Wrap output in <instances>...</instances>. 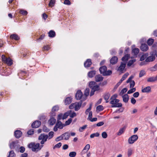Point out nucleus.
Here are the masks:
<instances>
[{"mask_svg":"<svg viewBox=\"0 0 157 157\" xmlns=\"http://www.w3.org/2000/svg\"><path fill=\"white\" fill-rule=\"evenodd\" d=\"M2 61L8 65L10 66L12 64V60L10 58H6L4 55H2Z\"/></svg>","mask_w":157,"mask_h":157,"instance_id":"4","label":"nucleus"},{"mask_svg":"<svg viewBox=\"0 0 157 157\" xmlns=\"http://www.w3.org/2000/svg\"><path fill=\"white\" fill-rule=\"evenodd\" d=\"M140 49L143 51H146L148 49V47L147 45L145 44H141L140 47Z\"/></svg>","mask_w":157,"mask_h":157,"instance_id":"17","label":"nucleus"},{"mask_svg":"<svg viewBox=\"0 0 157 157\" xmlns=\"http://www.w3.org/2000/svg\"><path fill=\"white\" fill-rule=\"evenodd\" d=\"M41 124V122L38 121H36L34 122L32 124V128H37L39 127Z\"/></svg>","mask_w":157,"mask_h":157,"instance_id":"8","label":"nucleus"},{"mask_svg":"<svg viewBox=\"0 0 157 157\" xmlns=\"http://www.w3.org/2000/svg\"><path fill=\"white\" fill-rule=\"evenodd\" d=\"M145 74V72L143 70H141L139 74V76L140 77H141L143 76Z\"/></svg>","mask_w":157,"mask_h":157,"instance_id":"55","label":"nucleus"},{"mask_svg":"<svg viewBox=\"0 0 157 157\" xmlns=\"http://www.w3.org/2000/svg\"><path fill=\"white\" fill-rule=\"evenodd\" d=\"M62 145V144L61 143H59L58 144H56L53 147L54 149L55 148H59Z\"/></svg>","mask_w":157,"mask_h":157,"instance_id":"57","label":"nucleus"},{"mask_svg":"<svg viewBox=\"0 0 157 157\" xmlns=\"http://www.w3.org/2000/svg\"><path fill=\"white\" fill-rule=\"evenodd\" d=\"M55 0H51L49 3V6L51 7L53 6L55 2Z\"/></svg>","mask_w":157,"mask_h":157,"instance_id":"42","label":"nucleus"},{"mask_svg":"<svg viewBox=\"0 0 157 157\" xmlns=\"http://www.w3.org/2000/svg\"><path fill=\"white\" fill-rule=\"evenodd\" d=\"M49 36L51 37H54L55 36V33L52 30L50 31L48 33Z\"/></svg>","mask_w":157,"mask_h":157,"instance_id":"33","label":"nucleus"},{"mask_svg":"<svg viewBox=\"0 0 157 157\" xmlns=\"http://www.w3.org/2000/svg\"><path fill=\"white\" fill-rule=\"evenodd\" d=\"M136 90V89L135 88H133L129 90L127 94H130L135 92Z\"/></svg>","mask_w":157,"mask_h":157,"instance_id":"54","label":"nucleus"},{"mask_svg":"<svg viewBox=\"0 0 157 157\" xmlns=\"http://www.w3.org/2000/svg\"><path fill=\"white\" fill-rule=\"evenodd\" d=\"M126 66V63H124L121 62L120 66L118 67L117 69V71L122 72Z\"/></svg>","mask_w":157,"mask_h":157,"instance_id":"10","label":"nucleus"},{"mask_svg":"<svg viewBox=\"0 0 157 157\" xmlns=\"http://www.w3.org/2000/svg\"><path fill=\"white\" fill-rule=\"evenodd\" d=\"M76 155V153L75 151L70 152L69 154V156L70 157H75Z\"/></svg>","mask_w":157,"mask_h":157,"instance_id":"46","label":"nucleus"},{"mask_svg":"<svg viewBox=\"0 0 157 157\" xmlns=\"http://www.w3.org/2000/svg\"><path fill=\"white\" fill-rule=\"evenodd\" d=\"M138 139V136L136 135H134L130 137L128 139V142L130 144L134 143Z\"/></svg>","mask_w":157,"mask_h":157,"instance_id":"6","label":"nucleus"},{"mask_svg":"<svg viewBox=\"0 0 157 157\" xmlns=\"http://www.w3.org/2000/svg\"><path fill=\"white\" fill-rule=\"evenodd\" d=\"M118 61V58L117 56L113 57L110 60V63L112 64H114L116 63Z\"/></svg>","mask_w":157,"mask_h":157,"instance_id":"18","label":"nucleus"},{"mask_svg":"<svg viewBox=\"0 0 157 157\" xmlns=\"http://www.w3.org/2000/svg\"><path fill=\"white\" fill-rule=\"evenodd\" d=\"M148 53H146L142 55L141 56L140 59V60L141 61H142L144 60L148 56Z\"/></svg>","mask_w":157,"mask_h":157,"instance_id":"30","label":"nucleus"},{"mask_svg":"<svg viewBox=\"0 0 157 157\" xmlns=\"http://www.w3.org/2000/svg\"><path fill=\"white\" fill-rule=\"evenodd\" d=\"M87 126L86 125H85L82 127H80L79 129V131L80 132H82L86 128Z\"/></svg>","mask_w":157,"mask_h":157,"instance_id":"47","label":"nucleus"},{"mask_svg":"<svg viewBox=\"0 0 157 157\" xmlns=\"http://www.w3.org/2000/svg\"><path fill=\"white\" fill-rule=\"evenodd\" d=\"M82 102V101L79 102H75V103H72L69 106V109H75L76 111L79 110L81 106Z\"/></svg>","mask_w":157,"mask_h":157,"instance_id":"1","label":"nucleus"},{"mask_svg":"<svg viewBox=\"0 0 157 157\" xmlns=\"http://www.w3.org/2000/svg\"><path fill=\"white\" fill-rule=\"evenodd\" d=\"M110 96V94L109 92H107L104 95V98L105 100L106 101V103H108L109 102L108 99L109 98Z\"/></svg>","mask_w":157,"mask_h":157,"instance_id":"19","label":"nucleus"},{"mask_svg":"<svg viewBox=\"0 0 157 157\" xmlns=\"http://www.w3.org/2000/svg\"><path fill=\"white\" fill-rule=\"evenodd\" d=\"M154 40L153 39L150 38L147 40V43L150 46L154 42Z\"/></svg>","mask_w":157,"mask_h":157,"instance_id":"38","label":"nucleus"},{"mask_svg":"<svg viewBox=\"0 0 157 157\" xmlns=\"http://www.w3.org/2000/svg\"><path fill=\"white\" fill-rule=\"evenodd\" d=\"M155 59V56L154 55H152L147 57L146 59V61L148 62L153 61Z\"/></svg>","mask_w":157,"mask_h":157,"instance_id":"14","label":"nucleus"},{"mask_svg":"<svg viewBox=\"0 0 157 157\" xmlns=\"http://www.w3.org/2000/svg\"><path fill=\"white\" fill-rule=\"evenodd\" d=\"M150 70L151 71H155L157 70V64L155 65L154 66L151 67Z\"/></svg>","mask_w":157,"mask_h":157,"instance_id":"50","label":"nucleus"},{"mask_svg":"<svg viewBox=\"0 0 157 157\" xmlns=\"http://www.w3.org/2000/svg\"><path fill=\"white\" fill-rule=\"evenodd\" d=\"M112 73V71L111 70H108L105 71V73L103 74L104 76H107L111 75Z\"/></svg>","mask_w":157,"mask_h":157,"instance_id":"41","label":"nucleus"},{"mask_svg":"<svg viewBox=\"0 0 157 157\" xmlns=\"http://www.w3.org/2000/svg\"><path fill=\"white\" fill-rule=\"evenodd\" d=\"M103 77L100 75H98L95 77V80L96 82H100L103 80Z\"/></svg>","mask_w":157,"mask_h":157,"instance_id":"22","label":"nucleus"},{"mask_svg":"<svg viewBox=\"0 0 157 157\" xmlns=\"http://www.w3.org/2000/svg\"><path fill=\"white\" fill-rule=\"evenodd\" d=\"M96 71L95 70L92 71L88 73V76L90 78H92L96 74Z\"/></svg>","mask_w":157,"mask_h":157,"instance_id":"27","label":"nucleus"},{"mask_svg":"<svg viewBox=\"0 0 157 157\" xmlns=\"http://www.w3.org/2000/svg\"><path fill=\"white\" fill-rule=\"evenodd\" d=\"M19 13L21 14L24 15H26L28 13L26 11L24 10H20Z\"/></svg>","mask_w":157,"mask_h":157,"instance_id":"60","label":"nucleus"},{"mask_svg":"<svg viewBox=\"0 0 157 157\" xmlns=\"http://www.w3.org/2000/svg\"><path fill=\"white\" fill-rule=\"evenodd\" d=\"M63 115L62 113H60L58 116L57 117V121L61 120V119H63Z\"/></svg>","mask_w":157,"mask_h":157,"instance_id":"64","label":"nucleus"},{"mask_svg":"<svg viewBox=\"0 0 157 157\" xmlns=\"http://www.w3.org/2000/svg\"><path fill=\"white\" fill-rule=\"evenodd\" d=\"M62 135L63 139L66 140H68L70 136V134L67 132H65Z\"/></svg>","mask_w":157,"mask_h":157,"instance_id":"23","label":"nucleus"},{"mask_svg":"<svg viewBox=\"0 0 157 157\" xmlns=\"http://www.w3.org/2000/svg\"><path fill=\"white\" fill-rule=\"evenodd\" d=\"M157 81V76L155 77H151L147 79V81L149 82H153Z\"/></svg>","mask_w":157,"mask_h":157,"instance_id":"25","label":"nucleus"},{"mask_svg":"<svg viewBox=\"0 0 157 157\" xmlns=\"http://www.w3.org/2000/svg\"><path fill=\"white\" fill-rule=\"evenodd\" d=\"M22 135V132L20 130H17L14 132V135L17 138H19Z\"/></svg>","mask_w":157,"mask_h":157,"instance_id":"13","label":"nucleus"},{"mask_svg":"<svg viewBox=\"0 0 157 157\" xmlns=\"http://www.w3.org/2000/svg\"><path fill=\"white\" fill-rule=\"evenodd\" d=\"M139 52V49L138 48H135L132 50V53L135 55H137Z\"/></svg>","mask_w":157,"mask_h":157,"instance_id":"32","label":"nucleus"},{"mask_svg":"<svg viewBox=\"0 0 157 157\" xmlns=\"http://www.w3.org/2000/svg\"><path fill=\"white\" fill-rule=\"evenodd\" d=\"M122 97L124 102L125 103L128 102L129 100V96L128 94H126L123 95Z\"/></svg>","mask_w":157,"mask_h":157,"instance_id":"26","label":"nucleus"},{"mask_svg":"<svg viewBox=\"0 0 157 157\" xmlns=\"http://www.w3.org/2000/svg\"><path fill=\"white\" fill-rule=\"evenodd\" d=\"M111 100L110 103L112 105L116 104V103H118L120 101L118 99H112V100Z\"/></svg>","mask_w":157,"mask_h":157,"instance_id":"29","label":"nucleus"},{"mask_svg":"<svg viewBox=\"0 0 157 157\" xmlns=\"http://www.w3.org/2000/svg\"><path fill=\"white\" fill-rule=\"evenodd\" d=\"M136 61V60L135 59L130 60L128 63L127 65L129 67L131 66Z\"/></svg>","mask_w":157,"mask_h":157,"instance_id":"35","label":"nucleus"},{"mask_svg":"<svg viewBox=\"0 0 157 157\" xmlns=\"http://www.w3.org/2000/svg\"><path fill=\"white\" fill-rule=\"evenodd\" d=\"M63 139L62 135L61 136L58 137L56 139V141H59L60 140H63Z\"/></svg>","mask_w":157,"mask_h":157,"instance_id":"62","label":"nucleus"},{"mask_svg":"<svg viewBox=\"0 0 157 157\" xmlns=\"http://www.w3.org/2000/svg\"><path fill=\"white\" fill-rule=\"evenodd\" d=\"M127 91V89L126 88H123L120 93L119 95L121 96L124 93H126Z\"/></svg>","mask_w":157,"mask_h":157,"instance_id":"39","label":"nucleus"},{"mask_svg":"<svg viewBox=\"0 0 157 157\" xmlns=\"http://www.w3.org/2000/svg\"><path fill=\"white\" fill-rule=\"evenodd\" d=\"M102 137L104 138H106L107 137V134L106 132H103L101 134Z\"/></svg>","mask_w":157,"mask_h":157,"instance_id":"63","label":"nucleus"},{"mask_svg":"<svg viewBox=\"0 0 157 157\" xmlns=\"http://www.w3.org/2000/svg\"><path fill=\"white\" fill-rule=\"evenodd\" d=\"M92 64L91 60L90 59H88L84 63V66L85 67H89Z\"/></svg>","mask_w":157,"mask_h":157,"instance_id":"20","label":"nucleus"},{"mask_svg":"<svg viewBox=\"0 0 157 157\" xmlns=\"http://www.w3.org/2000/svg\"><path fill=\"white\" fill-rule=\"evenodd\" d=\"M128 75V73H126L123 76L122 78L121 79L120 81L114 87V89H115L117 88L118 86L120 85V84L122 82V81H123L126 78Z\"/></svg>","mask_w":157,"mask_h":157,"instance_id":"7","label":"nucleus"},{"mask_svg":"<svg viewBox=\"0 0 157 157\" xmlns=\"http://www.w3.org/2000/svg\"><path fill=\"white\" fill-rule=\"evenodd\" d=\"M129 56L128 55L126 54L122 58L121 60L122 61H127L128 60Z\"/></svg>","mask_w":157,"mask_h":157,"instance_id":"44","label":"nucleus"},{"mask_svg":"<svg viewBox=\"0 0 157 157\" xmlns=\"http://www.w3.org/2000/svg\"><path fill=\"white\" fill-rule=\"evenodd\" d=\"M48 138V135H45L44 134H41L38 137L39 140H41L40 142V143L42 144H44L45 142L47 141V139Z\"/></svg>","mask_w":157,"mask_h":157,"instance_id":"3","label":"nucleus"},{"mask_svg":"<svg viewBox=\"0 0 157 157\" xmlns=\"http://www.w3.org/2000/svg\"><path fill=\"white\" fill-rule=\"evenodd\" d=\"M10 37L11 38L16 40H18L20 38L19 36L16 34H13L11 35L10 36Z\"/></svg>","mask_w":157,"mask_h":157,"instance_id":"28","label":"nucleus"},{"mask_svg":"<svg viewBox=\"0 0 157 157\" xmlns=\"http://www.w3.org/2000/svg\"><path fill=\"white\" fill-rule=\"evenodd\" d=\"M82 96V94L80 90L77 91L75 94V98L77 100H80L81 99Z\"/></svg>","mask_w":157,"mask_h":157,"instance_id":"9","label":"nucleus"},{"mask_svg":"<svg viewBox=\"0 0 157 157\" xmlns=\"http://www.w3.org/2000/svg\"><path fill=\"white\" fill-rule=\"evenodd\" d=\"M92 106V104H90L89 107L88 109H87L85 113L86 114V115L88 114V113L90 112V110L91 109Z\"/></svg>","mask_w":157,"mask_h":157,"instance_id":"49","label":"nucleus"},{"mask_svg":"<svg viewBox=\"0 0 157 157\" xmlns=\"http://www.w3.org/2000/svg\"><path fill=\"white\" fill-rule=\"evenodd\" d=\"M8 157H15V154L13 151L11 150L10 151Z\"/></svg>","mask_w":157,"mask_h":157,"instance_id":"34","label":"nucleus"},{"mask_svg":"<svg viewBox=\"0 0 157 157\" xmlns=\"http://www.w3.org/2000/svg\"><path fill=\"white\" fill-rule=\"evenodd\" d=\"M103 106L102 105H98L96 108V109L99 111H101L103 109Z\"/></svg>","mask_w":157,"mask_h":157,"instance_id":"53","label":"nucleus"},{"mask_svg":"<svg viewBox=\"0 0 157 157\" xmlns=\"http://www.w3.org/2000/svg\"><path fill=\"white\" fill-rule=\"evenodd\" d=\"M9 146L11 149L17 150L19 148V145L18 144L17 141H14L10 143Z\"/></svg>","mask_w":157,"mask_h":157,"instance_id":"5","label":"nucleus"},{"mask_svg":"<svg viewBox=\"0 0 157 157\" xmlns=\"http://www.w3.org/2000/svg\"><path fill=\"white\" fill-rule=\"evenodd\" d=\"M122 106V104L121 103H117L116 104L114 105H111V107L112 108L114 107H120Z\"/></svg>","mask_w":157,"mask_h":157,"instance_id":"37","label":"nucleus"},{"mask_svg":"<svg viewBox=\"0 0 157 157\" xmlns=\"http://www.w3.org/2000/svg\"><path fill=\"white\" fill-rule=\"evenodd\" d=\"M40 145V144L39 143H31L28 145V147L29 148H31L33 151L37 152L39 151V149Z\"/></svg>","mask_w":157,"mask_h":157,"instance_id":"2","label":"nucleus"},{"mask_svg":"<svg viewBox=\"0 0 157 157\" xmlns=\"http://www.w3.org/2000/svg\"><path fill=\"white\" fill-rule=\"evenodd\" d=\"M72 120L71 118L69 119L67 121L65 122V124H64L66 125H69L71 122Z\"/></svg>","mask_w":157,"mask_h":157,"instance_id":"59","label":"nucleus"},{"mask_svg":"<svg viewBox=\"0 0 157 157\" xmlns=\"http://www.w3.org/2000/svg\"><path fill=\"white\" fill-rule=\"evenodd\" d=\"M48 139H50L52 138L54 136V132L52 131H51L50 132L48 133Z\"/></svg>","mask_w":157,"mask_h":157,"instance_id":"43","label":"nucleus"},{"mask_svg":"<svg viewBox=\"0 0 157 157\" xmlns=\"http://www.w3.org/2000/svg\"><path fill=\"white\" fill-rule=\"evenodd\" d=\"M72 98L71 97H67L65 100V103L66 105L69 104L72 101Z\"/></svg>","mask_w":157,"mask_h":157,"instance_id":"24","label":"nucleus"},{"mask_svg":"<svg viewBox=\"0 0 157 157\" xmlns=\"http://www.w3.org/2000/svg\"><path fill=\"white\" fill-rule=\"evenodd\" d=\"M96 82L94 81H91L89 83V86L91 89L93 88L94 86H95Z\"/></svg>","mask_w":157,"mask_h":157,"instance_id":"48","label":"nucleus"},{"mask_svg":"<svg viewBox=\"0 0 157 157\" xmlns=\"http://www.w3.org/2000/svg\"><path fill=\"white\" fill-rule=\"evenodd\" d=\"M151 87L150 86H147L141 90L142 92L148 93L151 92Z\"/></svg>","mask_w":157,"mask_h":157,"instance_id":"21","label":"nucleus"},{"mask_svg":"<svg viewBox=\"0 0 157 157\" xmlns=\"http://www.w3.org/2000/svg\"><path fill=\"white\" fill-rule=\"evenodd\" d=\"M91 89L95 91H98L99 89V86L98 85H95L93 86Z\"/></svg>","mask_w":157,"mask_h":157,"instance_id":"45","label":"nucleus"},{"mask_svg":"<svg viewBox=\"0 0 157 157\" xmlns=\"http://www.w3.org/2000/svg\"><path fill=\"white\" fill-rule=\"evenodd\" d=\"M132 152V150L131 148H129L128 150V157L131 156Z\"/></svg>","mask_w":157,"mask_h":157,"instance_id":"52","label":"nucleus"},{"mask_svg":"<svg viewBox=\"0 0 157 157\" xmlns=\"http://www.w3.org/2000/svg\"><path fill=\"white\" fill-rule=\"evenodd\" d=\"M34 131V129H31L28 131L27 133L29 135H31L33 134Z\"/></svg>","mask_w":157,"mask_h":157,"instance_id":"61","label":"nucleus"},{"mask_svg":"<svg viewBox=\"0 0 157 157\" xmlns=\"http://www.w3.org/2000/svg\"><path fill=\"white\" fill-rule=\"evenodd\" d=\"M90 148V145L89 144H87L84 148L83 150L81 152V155H82L85 154L86 151H88Z\"/></svg>","mask_w":157,"mask_h":157,"instance_id":"11","label":"nucleus"},{"mask_svg":"<svg viewBox=\"0 0 157 157\" xmlns=\"http://www.w3.org/2000/svg\"><path fill=\"white\" fill-rule=\"evenodd\" d=\"M43 130L45 132H48L50 130L46 126H44L43 127Z\"/></svg>","mask_w":157,"mask_h":157,"instance_id":"58","label":"nucleus"},{"mask_svg":"<svg viewBox=\"0 0 157 157\" xmlns=\"http://www.w3.org/2000/svg\"><path fill=\"white\" fill-rule=\"evenodd\" d=\"M56 121V119L53 117H51L49 121L50 125H54Z\"/></svg>","mask_w":157,"mask_h":157,"instance_id":"31","label":"nucleus"},{"mask_svg":"<svg viewBox=\"0 0 157 157\" xmlns=\"http://www.w3.org/2000/svg\"><path fill=\"white\" fill-rule=\"evenodd\" d=\"M125 129V128L124 127L120 129L119 130V132H118L117 133V135L118 136L121 135L122 134L124 131Z\"/></svg>","mask_w":157,"mask_h":157,"instance_id":"40","label":"nucleus"},{"mask_svg":"<svg viewBox=\"0 0 157 157\" xmlns=\"http://www.w3.org/2000/svg\"><path fill=\"white\" fill-rule=\"evenodd\" d=\"M100 134L98 132H97L95 133H93L90 135V137L91 138H93L94 137H98L99 136Z\"/></svg>","mask_w":157,"mask_h":157,"instance_id":"36","label":"nucleus"},{"mask_svg":"<svg viewBox=\"0 0 157 157\" xmlns=\"http://www.w3.org/2000/svg\"><path fill=\"white\" fill-rule=\"evenodd\" d=\"M56 125L57 126L58 128L62 129L65 126L64 124H62L61 121H57Z\"/></svg>","mask_w":157,"mask_h":157,"instance_id":"15","label":"nucleus"},{"mask_svg":"<svg viewBox=\"0 0 157 157\" xmlns=\"http://www.w3.org/2000/svg\"><path fill=\"white\" fill-rule=\"evenodd\" d=\"M107 68L105 66H103L101 67L99 69V70L100 73L102 74L103 75L104 74L106 70H107Z\"/></svg>","mask_w":157,"mask_h":157,"instance_id":"16","label":"nucleus"},{"mask_svg":"<svg viewBox=\"0 0 157 157\" xmlns=\"http://www.w3.org/2000/svg\"><path fill=\"white\" fill-rule=\"evenodd\" d=\"M59 109V107L57 105L54 106L52 108L51 115L52 116H54L55 115V112L57 111Z\"/></svg>","mask_w":157,"mask_h":157,"instance_id":"12","label":"nucleus"},{"mask_svg":"<svg viewBox=\"0 0 157 157\" xmlns=\"http://www.w3.org/2000/svg\"><path fill=\"white\" fill-rule=\"evenodd\" d=\"M90 90L88 88L86 89L85 91L84 94L86 96H88L89 94Z\"/></svg>","mask_w":157,"mask_h":157,"instance_id":"56","label":"nucleus"},{"mask_svg":"<svg viewBox=\"0 0 157 157\" xmlns=\"http://www.w3.org/2000/svg\"><path fill=\"white\" fill-rule=\"evenodd\" d=\"M69 113L68 112H67L64 113L63 115V119L64 120L66 119L67 117L69 115Z\"/></svg>","mask_w":157,"mask_h":157,"instance_id":"51","label":"nucleus"}]
</instances>
